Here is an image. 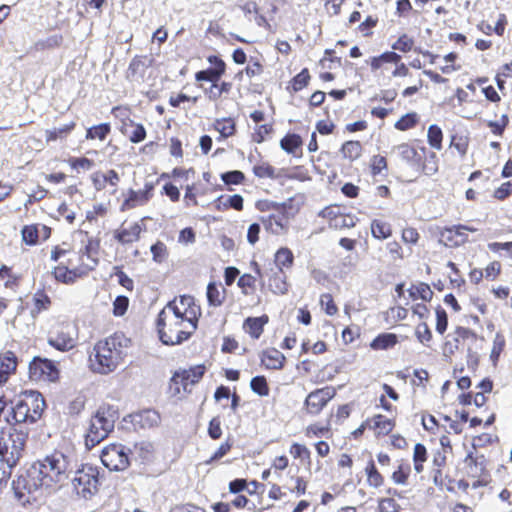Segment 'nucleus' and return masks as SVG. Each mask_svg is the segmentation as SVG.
I'll list each match as a JSON object with an SVG mask.
<instances>
[{
  "instance_id": "obj_38",
  "label": "nucleus",
  "mask_w": 512,
  "mask_h": 512,
  "mask_svg": "<svg viewBox=\"0 0 512 512\" xmlns=\"http://www.w3.org/2000/svg\"><path fill=\"white\" fill-rule=\"evenodd\" d=\"M399 343L397 334L384 332L378 334L371 342L370 348L374 351L388 350Z\"/></svg>"
},
{
  "instance_id": "obj_18",
  "label": "nucleus",
  "mask_w": 512,
  "mask_h": 512,
  "mask_svg": "<svg viewBox=\"0 0 512 512\" xmlns=\"http://www.w3.org/2000/svg\"><path fill=\"white\" fill-rule=\"evenodd\" d=\"M207 61L211 67L205 70H200L195 73V80L197 82H211L216 83L226 72L225 61L217 55H209Z\"/></svg>"
},
{
  "instance_id": "obj_21",
  "label": "nucleus",
  "mask_w": 512,
  "mask_h": 512,
  "mask_svg": "<svg viewBox=\"0 0 512 512\" xmlns=\"http://www.w3.org/2000/svg\"><path fill=\"white\" fill-rule=\"evenodd\" d=\"M369 430L374 432L376 438L389 436L396 427V417H387L383 414H374L367 418Z\"/></svg>"
},
{
  "instance_id": "obj_14",
  "label": "nucleus",
  "mask_w": 512,
  "mask_h": 512,
  "mask_svg": "<svg viewBox=\"0 0 512 512\" xmlns=\"http://www.w3.org/2000/svg\"><path fill=\"white\" fill-rule=\"evenodd\" d=\"M399 156L410 167L416 171L427 173L424 160L427 155V148L425 146H414L409 143H402L397 147Z\"/></svg>"
},
{
  "instance_id": "obj_58",
  "label": "nucleus",
  "mask_w": 512,
  "mask_h": 512,
  "mask_svg": "<svg viewBox=\"0 0 512 512\" xmlns=\"http://www.w3.org/2000/svg\"><path fill=\"white\" fill-rule=\"evenodd\" d=\"M251 390L260 397H266L270 393L267 379L263 375L255 376L250 381Z\"/></svg>"
},
{
  "instance_id": "obj_37",
  "label": "nucleus",
  "mask_w": 512,
  "mask_h": 512,
  "mask_svg": "<svg viewBox=\"0 0 512 512\" xmlns=\"http://www.w3.org/2000/svg\"><path fill=\"white\" fill-rule=\"evenodd\" d=\"M76 128V122L70 121L59 128L48 129L45 131V142L47 144L54 143L56 141H64Z\"/></svg>"
},
{
  "instance_id": "obj_56",
  "label": "nucleus",
  "mask_w": 512,
  "mask_h": 512,
  "mask_svg": "<svg viewBox=\"0 0 512 512\" xmlns=\"http://www.w3.org/2000/svg\"><path fill=\"white\" fill-rule=\"evenodd\" d=\"M275 263L277 264L276 269L291 268L294 263V255L292 251L287 247H281L275 253Z\"/></svg>"
},
{
  "instance_id": "obj_25",
  "label": "nucleus",
  "mask_w": 512,
  "mask_h": 512,
  "mask_svg": "<svg viewBox=\"0 0 512 512\" xmlns=\"http://www.w3.org/2000/svg\"><path fill=\"white\" fill-rule=\"evenodd\" d=\"M260 362L268 370H281L285 366L286 357L276 348H267L261 352Z\"/></svg>"
},
{
  "instance_id": "obj_63",
  "label": "nucleus",
  "mask_w": 512,
  "mask_h": 512,
  "mask_svg": "<svg viewBox=\"0 0 512 512\" xmlns=\"http://www.w3.org/2000/svg\"><path fill=\"white\" fill-rule=\"evenodd\" d=\"M469 137L462 134H454L450 139V147L455 148L460 156L464 157L469 148Z\"/></svg>"
},
{
  "instance_id": "obj_9",
  "label": "nucleus",
  "mask_w": 512,
  "mask_h": 512,
  "mask_svg": "<svg viewBox=\"0 0 512 512\" xmlns=\"http://www.w3.org/2000/svg\"><path fill=\"white\" fill-rule=\"evenodd\" d=\"M79 331L76 324L71 321L55 323L48 332L47 342L60 352L73 350L78 343Z\"/></svg>"
},
{
  "instance_id": "obj_16",
  "label": "nucleus",
  "mask_w": 512,
  "mask_h": 512,
  "mask_svg": "<svg viewBox=\"0 0 512 512\" xmlns=\"http://www.w3.org/2000/svg\"><path fill=\"white\" fill-rule=\"evenodd\" d=\"M21 241L27 246L46 242L52 235V228L44 223H30L21 228Z\"/></svg>"
},
{
  "instance_id": "obj_52",
  "label": "nucleus",
  "mask_w": 512,
  "mask_h": 512,
  "mask_svg": "<svg viewBox=\"0 0 512 512\" xmlns=\"http://www.w3.org/2000/svg\"><path fill=\"white\" fill-rule=\"evenodd\" d=\"M443 131L440 126L432 124L428 127L427 142L429 146L437 151L443 147Z\"/></svg>"
},
{
  "instance_id": "obj_54",
  "label": "nucleus",
  "mask_w": 512,
  "mask_h": 512,
  "mask_svg": "<svg viewBox=\"0 0 512 512\" xmlns=\"http://www.w3.org/2000/svg\"><path fill=\"white\" fill-rule=\"evenodd\" d=\"M331 434L330 424L323 425L320 422L310 423L304 428V435L306 438H320Z\"/></svg>"
},
{
  "instance_id": "obj_47",
  "label": "nucleus",
  "mask_w": 512,
  "mask_h": 512,
  "mask_svg": "<svg viewBox=\"0 0 512 512\" xmlns=\"http://www.w3.org/2000/svg\"><path fill=\"white\" fill-rule=\"evenodd\" d=\"M370 229L372 236L378 240L388 239L393 233L391 224L381 219H373Z\"/></svg>"
},
{
  "instance_id": "obj_33",
  "label": "nucleus",
  "mask_w": 512,
  "mask_h": 512,
  "mask_svg": "<svg viewBox=\"0 0 512 512\" xmlns=\"http://www.w3.org/2000/svg\"><path fill=\"white\" fill-rule=\"evenodd\" d=\"M303 140L299 134L296 133H287L280 140V147L287 154H291L294 157H302L303 151Z\"/></svg>"
},
{
  "instance_id": "obj_51",
  "label": "nucleus",
  "mask_w": 512,
  "mask_h": 512,
  "mask_svg": "<svg viewBox=\"0 0 512 512\" xmlns=\"http://www.w3.org/2000/svg\"><path fill=\"white\" fill-rule=\"evenodd\" d=\"M420 122V116L416 112H409L401 116L394 124L398 131H408L415 128Z\"/></svg>"
},
{
  "instance_id": "obj_29",
  "label": "nucleus",
  "mask_w": 512,
  "mask_h": 512,
  "mask_svg": "<svg viewBox=\"0 0 512 512\" xmlns=\"http://www.w3.org/2000/svg\"><path fill=\"white\" fill-rule=\"evenodd\" d=\"M265 230L274 235L286 233L289 228V222L280 214H269L260 218Z\"/></svg>"
},
{
  "instance_id": "obj_13",
  "label": "nucleus",
  "mask_w": 512,
  "mask_h": 512,
  "mask_svg": "<svg viewBox=\"0 0 512 512\" xmlns=\"http://www.w3.org/2000/svg\"><path fill=\"white\" fill-rule=\"evenodd\" d=\"M335 396L336 389L333 386H325L311 391L304 401L305 413L310 416L319 415Z\"/></svg>"
},
{
  "instance_id": "obj_11",
  "label": "nucleus",
  "mask_w": 512,
  "mask_h": 512,
  "mask_svg": "<svg viewBox=\"0 0 512 512\" xmlns=\"http://www.w3.org/2000/svg\"><path fill=\"white\" fill-rule=\"evenodd\" d=\"M59 377L60 370L50 359L36 356L29 363V378L32 381L52 383L58 381Z\"/></svg>"
},
{
  "instance_id": "obj_8",
  "label": "nucleus",
  "mask_w": 512,
  "mask_h": 512,
  "mask_svg": "<svg viewBox=\"0 0 512 512\" xmlns=\"http://www.w3.org/2000/svg\"><path fill=\"white\" fill-rule=\"evenodd\" d=\"M117 420L116 412L110 406H101L92 416L85 435V445L92 449L105 440L113 431Z\"/></svg>"
},
{
  "instance_id": "obj_35",
  "label": "nucleus",
  "mask_w": 512,
  "mask_h": 512,
  "mask_svg": "<svg viewBox=\"0 0 512 512\" xmlns=\"http://www.w3.org/2000/svg\"><path fill=\"white\" fill-rule=\"evenodd\" d=\"M227 290L221 283L211 281L207 285L206 296L209 306L220 307L226 300Z\"/></svg>"
},
{
  "instance_id": "obj_53",
  "label": "nucleus",
  "mask_w": 512,
  "mask_h": 512,
  "mask_svg": "<svg viewBox=\"0 0 512 512\" xmlns=\"http://www.w3.org/2000/svg\"><path fill=\"white\" fill-rule=\"evenodd\" d=\"M0 280L4 282V286L11 290L19 287L21 276L13 273L12 269L6 265L0 267Z\"/></svg>"
},
{
  "instance_id": "obj_22",
  "label": "nucleus",
  "mask_w": 512,
  "mask_h": 512,
  "mask_svg": "<svg viewBox=\"0 0 512 512\" xmlns=\"http://www.w3.org/2000/svg\"><path fill=\"white\" fill-rule=\"evenodd\" d=\"M154 186L152 183H146L144 188L139 191L130 189L125 200L122 202L120 210L122 212L134 209L139 205L146 204L153 196Z\"/></svg>"
},
{
  "instance_id": "obj_26",
  "label": "nucleus",
  "mask_w": 512,
  "mask_h": 512,
  "mask_svg": "<svg viewBox=\"0 0 512 512\" xmlns=\"http://www.w3.org/2000/svg\"><path fill=\"white\" fill-rule=\"evenodd\" d=\"M411 474L412 467L410 462L407 459L401 458L396 461L390 479L396 486H407L409 485Z\"/></svg>"
},
{
  "instance_id": "obj_42",
  "label": "nucleus",
  "mask_w": 512,
  "mask_h": 512,
  "mask_svg": "<svg viewBox=\"0 0 512 512\" xmlns=\"http://www.w3.org/2000/svg\"><path fill=\"white\" fill-rule=\"evenodd\" d=\"M148 56L146 55H136L132 58V60L129 63L126 77L129 80H134L138 77H143L147 65Z\"/></svg>"
},
{
  "instance_id": "obj_15",
  "label": "nucleus",
  "mask_w": 512,
  "mask_h": 512,
  "mask_svg": "<svg viewBox=\"0 0 512 512\" xmlns=\"http://www.w3.org/2000/svg\"><path fill=\"white\" fill-rule=\"evenodd\" d=\"M93 188L97 192L108 191L110 195H115L118 191L121 178L114 169L106 171L97 170L90 176Z\"/></svg>"
},
{
  "instance_id": "obj_4",
  "label": "nucleus",
  "mask_w": 512,
  "mask_h": 512,
  "mask_svg": "<svg viewBox=\"0 0 512 512\" xmlns=\"http://www.w3.org/2000/svg\"><path fill=\"white\" fill-rule=\"evenodd\" d=\"M130 340L123 333H114L95 343L89 354V368L92 372L107 375L123 363Z\"/></svg>"
},
{
  "instance_id": "obj_12",
  "label": "nucleus",
  "mask_w": 512,
  "mask_h": 512,
  "mask_svg": "<svg viewBox=\"0 0 512 512\" xmlns=\"http://www.w3.org/2000/svg\"><path fill=\"white\" fill-rule=\"evenodd\" d=\"M102 464L111 471H123L130 465L128 453L122 444L112 443L101 452Z\"/></svg>"
},
{
  "instance_id": "obj_61",
  "label": "nucleus",
  "mask_w": 512,
  "mask_h": 512,
  "mask_svg": "<svg viewBox=\"0 0 512 512\" xmlns=\"http://www.w3.org/2000/svg\"><path fill=\"white\" fill-rule=\"evenodd\" d=\"M51 303V298L44 289L37 290L33 296L34 310L36 313L47 310L51 306Z\"/></svg>"
},
{
  "instance_id": "obj_36",
  "label": "nucleus",
  "mask_w": 512,
  "mask_h": 512,
  "mask_svg": "<svg viewBox=\"0 0 512 512\" xmlns=\"http://www.w3.org/2000/svg\"><path fill=\"white\" fill-rule=\"evenodd\" d=\"M213 205L217 211H226L228 209L242 211L244 209V199L240 194H234L228 197L221 195L214 200Z\"/></svg>"
},
{
  "instance_id": "obj_48",
  "label": "nucleus",
  "mask_w": 512,
  "mask_h": 512,
  "mask_svg": "<svg viewBox=\"0 0 512 512\" xmlns=\"http://www.w3.org/2000/svg\"><path fill=\"white\" fill-rule=\"evenodd\" d=\"M271 208L278 211L288 221L290 217H294L300 210V205L296 203L295 198H288L282 203H271Z\"/></svg>"
},
{
  "instance_id": "obj_17",
  "label": "nucleus",
  "mask_w": 512,
  "mask_h": 512,
  "mask_svg": "<svg viewBox=\"0 0 512 512\" xmlns=\"http://www.w3.org/2000/svg\"><path fill=\"white\" fill-rule=\"evenodd\" d=\"M475 231V228L461 224L445 227L440 231V242L447 247H458L468 241L467 232Z\"/></svg>"
},
{
  "instance_id": "obj_32",
  "label": "nucleus",
  "mask_w": 512,
  "mask_h": 512,
  "mask_svg": "<svg viewBox=\"0 0 512 512\" xmlns=\"http://www.w3.org/2000/svg\"><path fill=\"white\" fill-rule=\"evenodd\" d=\"M288 451L294 460H298L301 465L310 471L312 465V453L304 443L294 441L290 444Z\"/></svg>"
},
{
  "instance_id": "obj_44",
  "label": "nucleus",
  "mask_w": 512,
  "mask_h": 512,
  "mask_svg": "<svg viewBox=\"0 0 512 512\" xmlns=\"http://www.w3.org/2000/svg\"><path fill=\"white\" fill-rule=\"evenodd\" d=\"M477 392H473V404L476 407H482L487 402L486 394H490L493 390V381L490 378H484L476 385Z\"/></svg>"
},
{
  "instance_id": "obj_49",
  "label": "nucleus",
  "mask_w": 512,
  "mask_h": 512,
  "mask_svg": "<svg viewBox=\"0 0 512 512\" xmlns=\"http://www.w3.org/2000/svg\"><path fill=\"white\" fill-rule=\"evenodd\" d=\"M136 459H139L142 463L149 462L153 458L154 455V446L150 442H139L135 443L133 446V451H131Z\"/></svg>"
},
{
  "instance_id": "obj_41",
  "label": "nucleus",
  "mask_w": 512,
  "mask_h": 512,
  "mask_svg": "<svg viewBox=\"0 0 512 512\" xmlns=\"http://www.w3.org/2000/svg\"><path fill=\"white\" fill-rule=\"evenodd\" d=\"M340 153L344 159L354 162L362 157L363 145L358 140L345 141L340 148Z\"/></svg>"
},
{
  "instance_id": "obj_43",
  "label": "nucleus",
  "mask_w": 512,
  "mask_h": 512,
  "mask_svg": "<svg viewBox=\"0 0 512 512\" xmlns=\"http://www.w3.org/2000/svg\"><path fill=\"white\" fill-rule=\"evenodd\" d=\"M408 294L413 301L420 299L424 302H430L434 295L430 286L425 282H418L416 284H412L408 288Z\"/></svg>"
},
{
  "instance_id": "obj_39",
  "label": "nucleus",
  "mask_w": 512,
  "mask_h": 512,
  "mask_svg": "<svg viewBox=\"0 0 512 512\" xmlns=\"http://www.w3.org/2000/svg\"><path fill=\"white\" fill-rule=\"evenodd\" d=\"M367 485L371 488L378 489L385 484V477L377 468L373 459H370L365 468Z\"/></svg>"
},
{
  "instance_id": "obj_45",
  "label": "nucleus",
  "mask_w": 512,
  "mask_h": 512,
  "mask_svg": "<svg viewBox=\"0 0 512 512\" xmlns=\"http://www.w3.org/2000/svg\"><path fill=\"white\" fill-rule=\"evenodd\" d=\"M311 80L308 68H303L288 83L286 89L289 93H297L306 88Z\"/></svg>"
},
{
  "instance_id": "obj_64",
  "label": "nucleus",
  "mask_w": 512,
  "mask_h": 512,
  "mask_svg": "<svg viewBox=\"0 0 512 512\" xmlns=\"http://www.w3.org/2000/svg\"><path fill=\"white\" fill-rule=\"evenodd\" d=\"M482 271L484 279L487 281H495L502 273V264L498 260H493L489 262Z\"/></svg>"
},
{
  "instance_id": "obj_59",
  "label": "nucleus",
  "mask_w": 512,
  "mask_h": 512,
  "mask_svg": "<svg viewBox=\"0 0 512 512\" xmlns=\"http://www.w3.org/2000/svg\"><path fill=\"white\" fill-rule=\"evenodd\" d=\"M505 346H506V340H505L504 335L501 333H496L494 340H493L491 353H490V359L494 366L497 365L500 355L502 354V352L505 349Z\"/></svg>"
},
{
  "instance_id": "obj_10",
  "label": "nucleus",
  "mask_w": 512,
  "mask_h": 512,
  "mask_svg": "<svg viewBox=\"0 0 512 512\" xmlns=\"http://www.w3.org/2000/svg\"><path fill=\"white\" fill-rule=\"evenodd\" d=\"M73 487L78 495L88 499L99 490V470L91 464H83L75 472L72 480Z\"/></svg>"
},
{
  "instance_id": "obj_5",
  "label": "nucleus",
  "mask_w": 512,
  "mask_h": 512,
  "mask_svg": "<svg viewBox=\"0 0 512 512\" xmlns=\"http://www.w3.org/2000/svg\"><path fill=\"white\" fill-rule=\"evenodd\" d=\"M46 408L43 395L38 391H25L20 394L7 417V422L23 425L39 421Z\"/></svg>"
},
{
  "instance_id": "obj_55",
  "label": "nucleus",
  "mask_w": 512,
  "mask_h": 512,
  "mask_svg": "<svg viewBox=\"0 0 512 512\" xmlns=\"http://www.w3.org/2000/svg\"><path fill=\"white\" fill-rule=\"evenodd\" d=\"M415 46V40L412 36L408 35L407 33L401 34L397 40L391 45L392 50L394 52H401V53H409L414 49Z\"/></svg>"
},
{
  "instance_id": "obj_62",
  "label": "nucleus",
  "mask_w": 512,
  "mask_h": 512,
  "mask_svg": "<svg viewBox=\"0 0 512 512\" xmlns=\"http://www.w3.org/2000/svg\"><path fill=\"white\" fill-rule=\"evenodd\" d=\"M274 132L273 123H265L257 125L252 133V141L260 144L266 140V138Z\"/></svg>"
},
{
  "instance_id": "obj_19",
  "label": "nucleus",
  "mask_w": 512,
  "mask_h": 512,
  "mask_svg": "<svg viewBox=\"0 0 512 512\" xmlns=\"http://www.w3.org/2000/svg\"><path fill=\"white\" fill-rule=\"evenodd\" d=\"M401 55L394 51H385L377 56L370 57L366 63L370 68L373 75L377 77H384L389 71V65L394 62H399Z\"/></svg>"
},
{
  "instance_id": "obj_7",
  "label": "nucleus",
  "mask_w": 512,
  "mask_h": 512,
  "mask_svg": "<svg viewBox=\"0 0 512 512\" xmlns=\"http://www.w3.org/2000/svg\"><path fill=\"white\" fill-rule=\"evenodd\" d=\"M206 372L204 363L177 369L169 380L168 393L177 400H183L192 393L193 387L201 382Z\"/></svg>"
},
{
  "instance_id": "obj_24",
  "label": "nucleus",
  "mask_w": 512,
  "mask_h": 512,
  "mask_svg": "<svg viewBox=\"0 0 512 512\" xmlns=\"http://www.w3.org/2000/svg\"><path fill=\"white\" fill-rule=\"evenodd\" d=\"M447 449L440 448L432 455V477L437 487L442 488L445 484L444 469L447 465Z\"/></svg>"
},
{
  "instance_id": "obj_34",
  "label": "nucleus",
  "mask_w": 512,
  "mask_h": 512,
  "mask_svg": "<svg viewBox=\"0 0 512 512\" xmlns=\"http://www.w3.org/2000/svg\"><path fill=\"white\" fill-rule=\"evenodd\" d=\"M212 128L219 133L218 141L233 137L237 132L236 121L232 117L215 119Z\"/></svg>"
},
{
  "instance_id": "obj_40",
  "label": "nucleus",
  "mask_w": 512,
  "mask_h": 512,
  "mask_svg": "<svg viewBox=\"0 0 512 512\" xmlns=\"http://www.w3.org/2000/svg\"><path fill=\"white\" fill-rule=\"evenodd\" d=\"M111 114L120 122L119 131L123 135H128V128L135 123L131 119V109L122 105L114 106L111 109Z\"/></svg>"
},
{
  "instance_id": "obj_50",
  "label": "nucleus",
  "mask_w": 512,
  "mask_h": 512,
  "mask_svg": "<svg viewBox=\"0 0 512 512\" xmlns=\"http://www.w3.org/2000/svg\"><path fill=\"white\" fill-rule=\"evenodd\" d=\"M111 133L110 123H101L94 125L86 130L85 138L87 140L104 141Z\"/></svg>"
},
{
  "instance_id": "obj_57",
  "label": "nucleus",
  "mask_w": 512,
  "mask_h": 512,
  "mask_svg": "<svg viewBox=\"0 0 512 512\" xmlns=\"http://www.w3.org/2000/svg\"><path fill=\"white\" fill-rule=\"evenodd\" d=\"M369 170L371 176L375 177L388 170L387 158L383 155H373L369 162Z\"/></svg>"
},
{
  "instance_id": "obj_6",
  "label": "nucleus",
  "mask_w": 512,
  "mask_h": 512,
  "mask_svg": "<svg viewBox=\"0 0 512 512\" xmlns=\"http://www.w3.org/2000/svg\"><path fill=\"white\" fill-rule=\"evenodd\" d=\"M29 431L21 425L7 422L0 430V457L10 467L18 464L22 457Z\"/></svg>"
},
{
  "instance_id": "obj_46",
  "label": "nucleus",
  "mask_w": 512,
  "mask_h": 512,
  "mask_svg": "<svg viewBox=\"0 0 512 512\" xmlns=\"http://www.w3.org/2000/svg\"><path fill=\"white\" fill-rule=\"evenodd\" d=\"M428 460V451L424 444L417 443L413 448V469L415 473L421 474L425 469V463Z\"/></svg>"
},
{
  "instance_id": "obj_60",
  "label": "nucleus",
  "mask_w": 512,
  "mask_h": 512,
  "mask_svg": "<svg viewBox=\"0 0 512 512\" xmlns=\"http://www.w3.org/2000/svg\"><path fill=\"white\" fill-rule=\"evenodd\" d=\"M237 285L241 289L242 294L246 296L252 295L256 289V277L245 273L239 277Z\"/></svg>"
},
{
  "instance_id": "obj_27",
  "label": "nucleus",
  "mask_w": 512,
  "mask_h": 512,
  "mask_svg": "<svg viewBox=\"0 0 512 512\" xmlns=\"http://www.w3.org/2000/svg\"><path fill=\"white\" fill-rule=\"evenodd\" d=\"M18 359L14 352L0 353V386L4 385L11 375L16 373Z\"/></svg>"
},
{
  "instance_id": "obj_2",
  "label": "nucleus",
  "mask_w": 512,
  "mask_h": 512,
  "mask_svg": "<svg viewBox=\"0 0 512 512\" xmlns=\"http://www.w3.org/2000/svg\"><path fill=\"white\" fill-rule=\"evenodd\" d=\"M68 460L54 451L42 460L34 462L12 483L14 495L21 504L30 503L31 495L41 487L51 488L67 477Z\"/></svg>"
},
{
  "instance_id": "obj_23",
  "label": "nucleus",
  "mask_w": 512,
  "mask_h": 512,
  "mask_svg": "<svg viewBox=\"0 0 512 512\" xmlns=\"http://www.w3.org/2000/svg\"><path fill=\"white\" fill-rule=\"evenodd\" d=\"M144 227L139 222H134L128 227L120 226L113 231L114 240L123 245H131L140 240Z\"/></svg>"
},
{
  "instance_id": "obj_1",
  "label": "nucleus",
  "mask_w": 512,
  "mask_h": 512,
  "mask_svg": "<svg viewBox=\"0 0 512 512\" xmlns=\"http://www.w3.org/2000/svg\"><path fill=\"white\" fill-rule=\"evenodd\" d=\"M200 316L201 308L192 296L183 295L168 302L156 319L160 341L174 346L188 340L196 331Z\"/></svg>"
},
{
  "instance_id": "obj_28",
  "label": "nucleus",
  "mask_w": 512,
  "mask_h": 512,
  "mask_svg": "<svg viewBox=\"0 0 512 512\" xmlns=\"http://www.w3.org/2000/svg\"><path fill=\"white\" fill-rule=\"evenodd\" d=\"M269 322V316L263 314L259 317H247L243 321V330L253 340H258L264 333V327Z\"/></svg>"
},
{
  "instance_id": "obj_20",
  "label": "nucleus",
  "mask_w": 512,
  "mask_h": 512,
  "mask_svg": "<svg viewBox=\"0 0 512 512\" xmlns=\"http://www.w3.org/2000/svg\"><path fill=\"white\" fill-rule=\"evenodd\" d=\"M253 174L260 179L283 180L296 179L298 176L288 169H276L269 162L263 161L253 166Z\"/></svg>"
},
{
  "instance_id": "obj_31",
  "label": "nucleus",
  "mask_w": 512,
  "mask_h": 512,
  "mask_svg": "<svg viewBox=\"0 0 512 512\" xmlns=\"http://www.w3.org/2000/svg\"><path fill=\"white\" fill-rule=\"evenodd\" d=\"M385 493L387 497L378 500L379 512H400L401 506L397 503L395 498L402 499L404 497L403 493L393 487H388Z\"/></svg>"
},
{
  "instance_id": "obj_3",
  "label": "nucleus",
  "mask_w": 512,
  "mask_h": 512,
  "mask_svg": "<svg viewBox=\"0 0 512 512\" xmlns=\"http://www.w3.org/2000/svg\"><path fill=\"white\" fill-rule=\"evenodd\" d=\"M91 243L89 240L87 245L77 251L68 242L51 248L50 260L55 263L51 275L56 282L72 285L96 268L98 260L91 256Z\"/></svg>"
},
{
  "instance_id": "obj_30",
  "label": "nucleus",
  "mask_w": 512,
  "mask_h": 512,
  "mask_svg": "<svg viewBox=\"0 0 512 512\" xmlns=\"http://www.w3.org/2000/svg\"><path fill=\"white\" fill-rule=\"evenodd\" d=\"M267 276V286L271 292L277 295H284L288 292L287 277L282 269H271Z\"/></svg>"
}]
</instances>
